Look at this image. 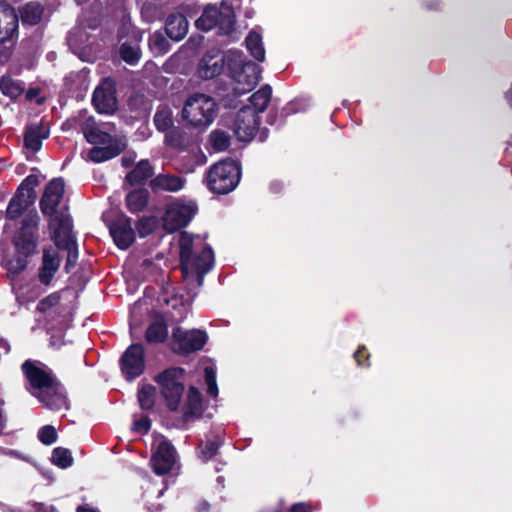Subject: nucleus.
Wrapping results in <instances>:
<instances>
[{"instance_id": "e2e57ef3", "label": "nucleus", "mask_w": 512, "mask_h": 512, "mask_svg": "<svg viewBox=\"0 0 512 512\" xmlns=\"http://www.w3.org/2000/svg\"><path fill=\"white\" fill-rule=\"evenodd\" d=\"M164 114V110L162 109V115ZM168 122H171V120H166L163 116H162V124H161V127H162V131H165L167 129V126H168Z\"/></svg>"}, {"instance_id": "09e8293b", "label": "nucleus", "mask_w": 512, "mask_h": 512, "mask_svg": "<svg viewBox=\"0 0 512 512\" xmlns=\"http://www.w3.org/2000/svg\"><path fill=\"white\" fill-rule=\"evenodd\" d=\"M149 47L151 50H155L156 53L160 52V32L155 31L149 41Z\"/></svg>"}, {"instance_id": "8fccbe9b", "label": "nucleus", "mask_w": 512, "mask_h": 512, "mask_svg": "<svg viewBox=\"0 0 512 512\" xmlns=\"http://www.w3.org/2000/svg\"><path fill=\"white\" fill-rule=\"evenodd\" d=\"M210 503L204 499L198 501L195 510L196 512H208L210 510Z\"/></svg>"}, {"instance_id": "680f3d73", "label": "nucleus", "mask_w": 512, "mask_h": 512, "mask_svg": "<svg viewBox=\"0 0 512 512\" xmlns=\"http://www.w3.org/2000/svg\"><path fill=\"white\" fill-rule=\"evenodd\" d=\"M37 93L38 91L36 89H30L26 93V98L28 100H32L37 95Z\"/></svg>"}, {"instance_id": "864d4df0", "label": "nucleus", "mask_w": 512, "mask_h": 512, "mask_svg": "<svg viewBox=\"0 0 512 512\" xmlns=\"http://www.w3.org/2000/svg\"><path fill=\"white\" fill-rule=\"evenodd\" d=\"M290 512H310L308 507L302 503L294 504Z\"/></svg>"}, {"instance_id": "2f4dec72", "label": "nucleus", "mask_w": 512, "mask_h": 512, "mask_svg": "<svg viewBox=\"0 0 512 512\" xmlns=\"http://www.w3.org/2000/svg\"><path fill=\"white\" fill-rule=\"evenodd\" d=\"M164 142L167 147L178 151L184 150L189 144L186 133L178 127L171 128L165 132Z\"/></svg>"}, {"instance_id": "4be33fe9", "label": "nucleus", "mask_w": 512, "mask_h": 512, "mask_svg": "<svg viewBox=\"0 0 512 512\" xmlns=\"http://www.w3.org/2000/svg\"><path fill=\"white\" fill-rule=\"evenodd\" d=\"M159 397L157 387L150 383L141 381L138 385L137 401L141 410L145 412H152L156 406Z\"/></svg>"}, {"instance_id": "a18cd8bd", "label": "nucleus", "mask_w": 512, "mask_h": 512, "mask_svg": "<svg viewBox=\"0 0 512 512\" xmlns=\"http://www.w3.org/2000/svg\"><path fill=\"white\" fill-rule=\"evenodd\" d=\"M150 466L153 472L160 476V442L155 440L152 443V457L150 459Z\"/></svg>"}, {"instance_id": "c756f323", "label": "nucleus", "mask_w": 512, "mask_h": 512, "mask_svg": "<svg viewBox=\"0 0 512 512\" xmlns=\"http://www.w3.org/2000/svg\"><path fill=\"white\" fill-rule=\"evenodd\" d=\"M159 210L155 209L149 215H143L135 224L139 237L144 238L153 233L160 226Z\"/></svg>"}, {"instance_id": "c85d7f7f", "label": "nucleus", "mask_w": 512, "mask_h": 512, "mask_svg": "<svg viewBox=\"0 0 512 512\" xmlns=\"http://www.w3.org/2000/svg\"><path fill=\"white\" fill-rule=\"evenodd\" d=\"M82 132L86 140L94 145L106 144L114 139L110 134L100 130L91 118L83 124Z\"/></svg>"}, {"instance_id": "58836bf2", "label": "nucleus", "mask_w": 512, "mask_h": 512, "mask_svg": "<svg viewBox=\"0 0 512 512\" xmlns=\"http://www.w3.org/2000/svg\"><path fill=\"white\" fill-rule=\"evenodd\" d=\"M51 461L54 465L66 469L72 466L74 459L69 449L56 447L52 451Z\"/></svg>"}, {"instance_id": "f8f14e48", "label": "nucleus", "mask_w": 512, "mask_h": 512, "mask_svg": "<svg viewBox=\"0 0 512 512\" xmlns=\"http://www.w3.org/2000/svg\"><path fill=\"white\" fill-rule=\"evenodd\" d=\"M182 465L179 455L172 443L162 436V495L164 490L170 485L176 483L177 477L181 473Z\"/></svg>"}, {"instance_id": "bf43d9fd", "label": "nucleus", "mask_w": 512, "mask_h": 512, "mask_svg": "<svg viewBox=\"0 0 512 512\" xmlns=\"http://www.w3.org/2000/svg\"><path fill=\"white\" fill-rule=\"evenodd\" d=\"M150 185H151L152 189L156 191L157 188L160 187V175L154 177L151 180Z\"/></svg>"}, {"instance_id": "bb28decb", "label": "nucleus", "mask_w": 512, "mask_h": 512, "mask_svg": "<svg viewBox=\"0 0 512 512\" xmlns=\"http://www.w3.org/2000/svg\"><path fill=\"white\" fill-rule=\"evenodd\" d=\"M149 191L146 188H138L127 193L125 197L127 209L133 213L144 211L149 202Z\"/></svg>"}, {"instance_id": "052dcab7", "label": "nucleus", "mask_w": 512, "mask_h": 512, "mask_svg": "<svg viewBox=\"0 0 512 512\" xmlns=\"http://www.w3.org/2000/svg\"><path fill=\"white\" fill-rule=\"evenodd\" d=\"M155 67V64L152 62H147L144 66V73L146 76L149 75V73L152 71V69Z\"/></svg>"}, {"instance_id": "5fc2aeb1", "label": "nucleus", "mask_w": 512, "mask_h": 512, "mask_svg": "<svg viewBox=\"0 0 512 512\" xmlns=\"http://www.w3.org/2000/svg\"><path fill=\"white\" fill-rule=\"evenodd\" d=\"M3 406H4V401L0 400V434L3 431V429L5 427V422H6V419H5L4 413H3Z\"/></svg>"}, {"instance_id": "aec40b11", "label": "nucleus", "mask_w": 512, "mask_h": 512, "mask_svg": "<svg viewBox=\"0 0 512 512\" xmlns=\"http://www.w3.org/2000/svg\"><path fill=\"white\" fill-rule=\"evenodd\" d=\"M18 29V15L7 5L0 4V43L12 39Z\"/></svg>"}, {"instance_id": "5701e85b", "label": "nucleus", "mask_w": 512, "mask_h": 512, "mask_svg": "<svg viewBox=\"0 0 512 512\" xmlns=\"http://www.w3.org/2000/svg\"><path fill=\"white\" fill-rule=\"evenodd\" d=\"M154 175V167L149 160L143 159L139 161L134 169H132L125 177V183L130 186L143 185Z\"/></svg>"}, {"instance_id": "69168bd1", "label": "nucleus", "mask_w": 512, "mask_h": 512, "mask_svg": "<svg viewBox=\"0 0 512 512\" xmlns=\"http://www.w3.org/2000/svg\"><path fill=\"white\" fill-rule=\"evenodd\" d=\"M77 512H97L93 509H89V508H86V507H83V506H79L77 508Z\"/></svg>"}, {"instance_id": "6e6552de", "label": "nucleus", "mask_w": 512, "mask_h": 512, "mask_svg": "<svg viewBox=\"0 0 512 512\" xmlns=\"http://www.w3.org/2000/svg\"><path fill=\"white\" fill-rule=\"evenodd\" d=\"M64 195V181L62 178L52 179L45 187L39 206L44 216L49 217V228L53 231L59 227V220L71 219L68 207L58 210V206Z\"/></svg>"}, {"instance_id": "338daca9", "label": "nucleus", "mask_w": 512, "mask_h": 512, "mask_svg": "<svg viewBox=\"0 0 512 512\" xmlns=\"http://www.w3.org/2000/svg\"><path fill=\"white\" fill-rule=\"evenodd\" d=\"M168 44H165L164 40L162 39V46H161V49H162V54L166 53L168 51Z\"/></svg>"}, {"instance_id": "f704fd0d", "label": "nucleus", "mask_w": 512, "mask_h": 512, "mask_svg": "<svg viewBox=\"0 0 512 512\" xmlns=\"http://www.w3.org/2000/svg\"><path fill=\"white\" fill-rule=\"evenodd\" d=\"M0 90L11 99H16L24 92L25 84L11 76L4 75L0 78Z\"/></svg>"}, {"instance_id": "f3484780", "label": "nucleus", "mask_w": 512, "mask_h": 512, "mask_svg": "<svg viewBox=\"0 0 512 512\" xmlns=\"http://www.w3.org/2000/svg\"><path fill=\"white\" fill-rule=\"evenodd\" d=\"M204 413L203 396L195 386H190L186 402L183 405L182 419L184 422L201 419Z\"/></svg>"}, {"instance_id": "4d7b16f0", "label": "nucleus", "mask_w": 512, "mask_h": 512, "mask_svg": "<svg viewBox=\"0 0 512 512\" xmlns=\"http://www.w3.org/2000/svg\"><path fill=\"white\" fill-rule=\"evenodd\" d=\"M154 125L156 126L157 130L160 131V107L156 110L154 117H153Z\"/></svg>"}, {"instance_id": "603ef678", "label": "nucleus", "mask_w": 512, "mask_h": 512, "mask_svg": "<svg viewBox=\"0 0 512 512\" xmlns=\"http://www.w3.org/2000/svg\"><path fill=\"white\" fill-rule=\"evenodd\" d=\"M134 160H135V155H133V154L124 155L121 158V164L123 167L128 168V167L132 166V164L134 163Z\"/></svg>"}, {"instance_id": "de8ad7c7", "label": "nucleus", "mask_w": 512, "mask_h": 512, "mask_svg": "<svg viewBox=\"0 0 512 512\" xmlns=\"http://www.w3.org/2000/svg\"><path fill=\"white\" fill-rule=\"evenodd\" d=\"M354 359L357 362L358 366L361 367H369L370 362V354L365 346H360L354 353Z\"/></svg>"}, {"instance_id": "774afa93", "label": "nucleus", "mask_w": 512, "mask_h": 512, "mask_svg": "<svg viewBox=\"0 0 512 512\" xmlns=\"http://www.w3.org/2000/svg\"><path fill=\"white\" fill-rule=\"evenodd\" d=\"M77 5H83L87 3L89 0H74Z\"/></svg>"}, {"instance_id": "39448f33", "label": "nucleus", "mask_w": 512, "mask_h": 512, "mask_svg": "<svg viewBox=\"0 0 512 512\" xmlns=\"http://www.w3.org/2000/svg\"><path fill=\"white\" fill-rule=\"evenodd\" d=\"M40 217L36 210L26 213L20 228L13 236L15 256L7 262V270L13 275L23 272L28 266V258L37 253L39 243Z\"/></svg>"}, {"instance_id": "6e6d98bb", "label": "nucleus", "mask_w": 512, "mask_h": 512, "mask_svg": "<svg viewBox=\"0 0 512 512\" xmlns=\"http://www.w3.org/2000/svg\"><path fill=\"white\" fill-rule=\"evenodd\" d=\"M151 8H152L151 2L147 1L143 4L142 14L144 17H149Z\"/></svg>"}, {"instance_id": "c9c22d12", "label": "nucleus", "mask_w": 512, "mask_h": 512, "mask_svg": "<svg viewBox=\"0 0 512 512\" xmlns=\"http://www.w3.org/2000/svg\"><path fill=\"white\" fill-rule=\"evenodd\" d=\"M39 185V179L36 175H28L18 186L16 193H21L22 196L29 199L30 203H35L37 194L35 187Z\"/></svg>"}, {"instance_id": "9d476101", "label": "nucleus", "mask_w": 512, "mask_h": 512, "mask_svg": "<svg viewBox=\"0 0 512 512\" xmlns=\"http://www.w3.org/2000/svg\"><path fill=\"white\" fill-rule=\"evenodd\" d=\"M186 371L181 367H171L162 371V399L170 411H176L184 393Z\"/></svg>"}, {"instance_id": "f03ea898", "label": "nucleus", "mask_w": 512, "mask_h": 512, "mask_svg": "<svg viewBox=\"0 0 512 512\" xmlns=\"http://www.w3.org/2000/svg\"><path fill=\"white\" fill-rule=\"evenodd\" d=\"M137 315H144L147 325L143 343H133L124 351L119 360L124 378L131 382L145 370V359L156 357L160 351V297L154 289H146L144 296L136 301L131 310L130 331L136 338L133 323Z\"/></svg>"}, {"instance_id": "0eeeda50", "label": "nucleus", "mask_w": 512, "mask_h": 512, "mask_svg": "<svg viewBox=\"0 0 512 512\" xmlns=\"http://www.w3.org/2000/svg\"><path fill=\"white\" fill-rule=\"evenodd\" d=\"M241 167L232 159H225L215 163L208 170L206 185L210 191L216 194H228L239 184Z\"/></svg>"}, {"instance_id": "cd10ccee", "label": "nucleus", "mask_w": 512, "mask_h": 512, "mask_svg": "<svg viewBox=\"0 0 512 512\" xmlns=\"http://www.w3.org/2000/svg\"><path fill=\"white\" fill-rule=\"evenodd\" d=\"M34 203H30L29 199L22 196L21 193H16L10 199L5 217L7 220L15 221L24 215L25 211L29 209Z\"/></svg>"}, {"instance_id": "20e7f679", "label": "nucleus", "mask_w": 512, "mask_h": 512, "mask_svg": "<svg viewBox=\"0 0 512 512\" xmlns=\"http://www.w3.org/2000/svg\"><path fill=\"white\" fill-rule=\"evenodd\" d=\"M21 370L27 380L26 390L43 407L53 411L69 408L64 386L47 365L37 360L28 359L22 363Z\"/></svg>"}, {"instance_id": "393cba45", "label": "nucleus", "mask_w": 512, "mask_h": 512, "mask_svg": "<svg viewBox=\"0 0 512 512\" xmlns=\"http://www.w3.org/2000/svg\"><path fill=\"white\" fill-rule=\"evenodd\" d=\"M217 12H220L217 17V26L219 35H229L234 31L235 28V13L231 5L222 2L220 7H217Z\"/></svg>"}, {"instance_id": "13d9d810", "label": "nucleus", "mask_w": 512, "mask_h": 512, "mask_svg": "<svg viewBox=\"0 0 512 512\" xmlns=\"http://www.w3.org/2000/svg\"><path fill=\"white\" fill-rule=\"evenodd\" d=\"M267 123L271 126H274L277 124V115L273 114L272 111L267 116Z\"/></svg>"}, {"instance_id": "ea45409f", "label": "nucleus", "mask_w": 512, "mask_h": 512, "mask_svg": "<svg viewBox=\"0 0 512 512\" xmlns=\"http://www.w3.org/2000/svg\"><path fill=\"white\" fill-rule=\"evenodd\" d=\"M186 179L175 174H162V191L178 192L183 189Z\"/></svg>"}, {"instance_id": "e433bc0d", "label": "nucleus", "mask_w": 512, "mask_h": 512, "mask_svg": "<svg viewBox=\"0 0 512 512\" xmlns=\"http://www.w3.org/2000/svg\"><path fill=\"white\" fill-rule=\"evenodd\" d=\"M119 54L121 59L129 65H135L141 57L139 45L128 41L121 44Z\"/></svg>"}, {"instance_id": "dca6fc26", "label": "nucleus", "mask_w": 512, "mask_h": 512, "mask_svg": "<svg viewBox=\"0 0 512 512\" xmlns=\"http://www.w3.org/2000/svg\"><path fill=\"white\" fill-rule=\"evenodd\" d=\"M92 103L99 113L112 114L117 109L113 86L106 82L98 86L93 92Z\"/></svg>"}, {"instance_id": "412c9836", "label": "nucleus", "mask_w": 512, "mask_h": 512, "mask_svg": "<svg viewBox=\"0 0 512 512\" xmlns=\"http://www.w3.org/2000/svg\"><path fill=\"white\" fill-rule=\"evenodd\" d=\"M165 33L173 41L182 40L188 32V21L183 14H171L165 21Z\"/></svg>"}, {"instance_id": "6ab92c4d", "label": "nucleus", "mask_w": 512, "mask_h": 512, "mask_svg": "<svg viewBox=\"0 0 512 512\" xmlns=\"http://www.w3.org/2000/svg\"><path fill=\"white\" fill-rule=\"evenodd\" d=\"M225 66V56L221 53L216 54H205L198 68L199 76L205 80L212 79L216 76H219Z\"/></svg>"}, {"instance_id": "3c124183", "label": "nucleus", "mask_w": 512, "mask_h": 512, "mask_svg": "<svg viewBox=\"0 0 512 512\" xmlns=\"http://www.w3.org/2000/svg\"><path fill=\"white\" fill-rule=\"evenodd\" d=\"M284 189V185L282 182L280 181H273L271 184H270V191L274 194H279L283 191Z\"/></svg>"}, {"instance_id": "4468645a", "label": "nucleus", "mask_w": 512, "mask_h": 512, "mask_svg": "<svg viewBox=\"0 0 512 512\" xmlns=\"http://www.w3.org/2000/svg\"><path fill=\"white\" fill-rule=\"evenodd\" d=\"M61 265V257L56 246H47L42 250V261L38 269V280L44 286H50Z\"/></svg>"}, {"instance_id": "c03bdc74", "label": "nucleus", "mask_w": 512, "mask_h": 512, "mask_svg": "<svg viewBox=\"0 0 512 512\" xmlns=\"http://www.w3.org/2000/svg\"><path fill=\"white\" fill-rule=\"evenodd\" d=\"M60 293L54 292L50 295L46 296L45 298L41 299L37 304V311L44 313L48 309L52 308L53 306L57 305L60 301Z\"/></svg>"}, {"instance_id": "f257e3e1", "label": "nucleus", "mask_w": 512, "mask_h": 512, "mask_svg": "<svg viewBox=\"0 0 512 512\" xmlns=\"http://www.w3.org/2000/svg\"><path fill=\"white\" fill-rule=\"evenodd\" d=\"M198 206L195 202L175 199L165 205L162 214V230L174 235L169 244L177 243L179 263L183 277L186 280H195L198 286H202L204 276L214 265V252L209 244L198 245L200 235H194L182 230L195 217Z\"/></svg>"}, {"instance_id": "a19ab883", "label": "nucleus", "mask_w": 512, "mask_h": 512, "mask_svg": "<svg viewBox=\"0 0 512 512\" xmlns=\"http://www.w3.org/2000/svg\"><path fill=\"white\" fill-rule=\"evenodd\" d=\"M221 443L216 440H207L200 446L199 457L203 462L211 460L220 448Z\"/></svg>"}, {"instance_id": "b1692460", "label": "nucleus", "mask_w": 512, "mask_h": 512, "mask_svg": "<svg viewBox=\"0 0 512 512\" xmlns=\"http://www.w3.org/2000/svg\"><path fill=\"white\" fill-rule=\"evenodd\" d=\"M49 131L42 124H31L24 133V145L27 149L37 152L41 149L42 140L47 138Z\"/></svg>"}, {"instance_id": "7c9ffc66", "label": "nucleus", "mask_w": 512, "mask_h": 512, "mask_svg": "<svg viewBox=\"0 0 512 512\" xmlns=\"http://www.w3.org/2000/svg\"><path fill=\"white\" fill-rule=\"evenodd\" d=\"M272 97V88L270 85L265 84L259 90L254 92L249 101L251 103L250 107L256 111L257 115L264 112L268 107Z\"/></svg>"}, {"instance_id": "79ce46f5", "label": "nucleus", "mask_w": 512, "mask_h": 512, "mask_svg": "<svg viewBox=\"0 0 512 512\" xmlns=\"http://www.w3.org/2000/svg\"><path fill=\"white\" fill-rule=\"evenodd\" d=\"M204 379L207 385V394L212 397L218 396V386L216 381V370L212 366H206L204 368Z\"/></svg>"}, {"instance_id": "7ed1b4c3", "label": "nucleus", "mask_w": 512, "mask_h": 512, "mask_svg": "<svg viewBox=\"0 0 512 512\" xmlns=\"http://www.w3.org/2000/svg\"><path fill=\"white\" fill-rule=\"evenodd\" d=\"M168 295V288L162 285V343L168 340V327L173 326L172 337L169 340L170 349L181 356L200 351L208 341L204 330H183L179 324L187 317L188 308L184 297Z\"/></svg>"}, {"instance_id": "2eb2a0df", "label": "nucleus", "mask_w": 512, "mask_h": 512, "mask_svg": "<svg viewBox=\"0 0 512 512\" xmlns=\"http://www.w3.org/2000/svg\"><path fill=\"white\" fill-rule=\"evenodd\" d=\"M234 79L242 88H235L239 93L251 91L261 80V69L252 61L244 62L240 69L234 73Z\"/></svg>"}, {"instance_id": "423d86ee", "label": "nucleus", "mask_w": 512, "mask_h": 512, "mask_svg": "<svg viewBox=\"0 0 512 512\" xmlns=\"http://www.w3.org/2000/svg\"><path fill=\"white\" fill-rule=\"evenodd\" d=\"M218 112V104L209 95L194 93L184 103L182 118L193 128L204 130L210 126Z\"/></svg>"}, {"instance_id": "ddd939ff", "label": "nucleus", "mask_w": 512, "mask_h": 512, "mask_svg": "<svg viewBox=\"0 0 512 512\" xmlns=\"http://www.w3.org/2000/svg\"><path fill=\"white\" fill-rule=\"evenodd\" d=\"M109 231L116 246L122 250L128 249L135 241L131 218L125 214H120L111 222Z\"/></svg>"}, {"instance_id": "0e129e2a", "label": "nucleus", "mask_w": 512, "mask_h": 512, "mask_svg": "<svg viewBox=\"0 0 512 512\" xmlns=\"http://www.w3.org/2000/svg\"><path fill=\"white\" fill-rule=\"evenodd\" d=\"M106 3L117 8L121 5V0H106Z\"/></svg>"}, {"instance_id": "1a4fd4ad", "label": "nucleus", "mask_w": 512, "mask_h": 512, "mask_svg": "<svg viewBox=\"0 0 512 512\" xmlns=\"http://www.w3.org/2000/svg\"><path fill=\"white\" fill-rule=\"evenodd\" d=\"M232 123L233 134L239 141L248 142L258 135V140L264 142L268 137V129H259L260 116L249 105L238 110Z\"/></svg>"}, {"instance_id": "a878e982", "label": "nucleus", "mask_w": 512, "mask_h": 512, "mask_svg": "<svg viewBox=\"0 0 512 512\" xmlns=\"http://www.w3.org/2000/svg\"><path fill=\"white\" fill-rule=\"evenodd\" d=\"M44 12V6L37 1H30L19 9L22 23L30 26L39 24L42 21Z\"/></svg>"}, {"instance_id": "49530a36", "label": "nucleus", "mask_w": 512, "mask_h": 512, "mask_svg": "<svg viewBox=\"0 0 512 512\" xmlns=\"http://www.w3.org/2000/svg\"><path fill=\"white\" fill-rule=\"evenodd\" d=\"M151 428V419L148 415H142L139 419L133 422V431L140 434H147Z\"/></svg>"}, {"instance_id": "473e14b6", "label": "nucleus", "mask_w": 512, "mask_h": 512, "mask_svg": "<svg viewBox=\"0 0 512 512\" xmlns=\"http://www.w3.org/2000/svg\"><path fill=\"white\" fill-rule=\"evenodd\" d=\"M246 48L250 55L259 62L265 60V49L262 43V37L255 31H250L245 39Z\"/></svg>"}, {"instance_id": "9b49d317", "label": "nucleus", "mask_w": 512, "mask_h": 512, "mask_svg": "<svg viewBox=\"0 0 512 512\" xmlns=\"http://www.w3.org/2000/svg\"><path fill=\"white\" fill-rule=\"evenodd\" d=\"M72 219L62 218L59 220V227L52 233V240L59 250L67 252V259L65 263V271L69 273L77 264L78 260V245L76 237L72 233Z\"/></svg>"}, {"instance_id": "a211bd4d", "label": "nucleus", "mask_w": 512, "mask_h": 512, "mask_svg": "<svg viewBox=\"0 0 512 512\" xmlns=\"http://www.w3.org/2000/svg\"><path fill=\"white\" fill-rule=\"evenodd\" d=\"M103 147L95 146L88 154L91 161L95 163L104 162L110 160L126 149V141L121 138L112 139L111 142L103 144Z\"/></svg>"}, {"instance_id": "72a5a7b5", "label": "nucleus", "mask_w": 512, "mask_h": 512, "mask_svg": "<svg viewBox=\"0 0 512 512\" xmlns=\"http://www.w3.org/2000/svg\"><path fill=\"white\" fill-rule=\"evenodd\" d=\"M219 15L220 12H217V7L206 6L202 15L195 22L197 29L207 32L216 28Z\"/></svg>"}, {"instance_id": "37998d69", "label": "nucleus", "mask_w": 512, "mask_h": 512, "mask_svg": "<svg viewBox=\"0 0 512 512\" xmlns=\"http://www.w3.org/2000/svg\"><path fill=\"white\" fill-rule=\"evenodd\" d=\"M38 438L43 444L51 445L57 440L56 429L52 425H45L39 430Z\"/></svg>"}, {"instance_id": "4c0bfd02", "label": "nucleus", "mask_w": 512, "mask_h": 512, "mask_svg": "<svg viewBox=\"0 0 512 512\" xmlns=\"http://www.w3.org/2000/svg\"><path fill=\"white\" fill-rule=\"evenodd\" d=\"M209 140L212 148L217 152L227 150L231 144L230 135L220 129L213 130L209 135Z\"/></svg>"}]
</instances>
